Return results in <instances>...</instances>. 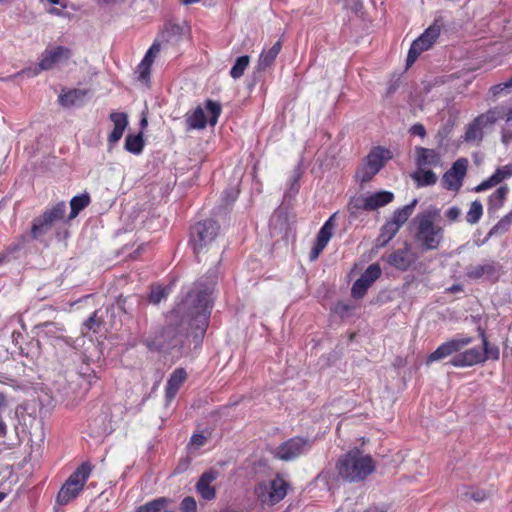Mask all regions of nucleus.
<instances>
[{
  "label": "nucleus",
  "mask_w": 512,
  "mask_h": 512,
  "mask_svg": "<svg viewBox=\"0 0 512 512\" xmlns=\"http://www.w3.org/2000/svg\"><path fill=\"white\" fill-rule=\"evenodd\" d=\"M216 282L215 271L196 281L185 298L169 313L167 324L147 342L148 348L168 351L181 347L189 329L196 337L202 336L208 327Z\"/></svg>",
  "instance_id": "1"
},
{
  "label": "nucleus",
  "mask_w": 512,
  "mask_h": 512,
  "mask_svg": "<svg viewBox=\"0 0 512 512\" xmlns=\"http://www.w3.org/2000/svg\"><path fill=\"white\" fill-rule=\"evenodd\" d=\"M439 217L440 210L430 206L413 219L415 240L423 251L437 250L444 240V228L436 224Z\"/></svg>",
  "instance_id": "2"
},
{
  "label": "nucleus",
  "mask_w": 512,
  "mask_h": 512,
  "mask_svg": "<svg viewBox=\"0 0 512 512\" xmlns=\"http://www.w3.org/2000/svg\"><path fill=\"white\" fill-rule=\"evenodd\" d=\"M335 470L338 478L348 483L364 481L375 470L372 457L354 448L338 457Z\"/></svg>",
  "instance_id": "3"
},
{
  "label": "nucleus",
  "mask_w": 512,
  "mask_h": 512,
  "mask_svg": "<svg viewBox=\"0 0 512 512\" xmlns=\"http://www.w3.org/2000/svg\"><path fill=\"white\" fill-rule=\"evenodd\" d=\"M219 232V225L211 220H204L196 223L190 232V241L193 244L194 253L198 260L200 254L213 247Z\"/></svg>",
  "instance_id": "4"
},
{
  "label": "nucleus",
  "mask_w": 512,
  "mask_h": 512,
  "mask_svg": "<svg viewBox=\"0 0 512 512\" xmlns=\"http://www.w3.org/2000/svg\"><path fill=\"white\" fill-rule=\"evenodd\" d=\"M392 158L389 149L377 146L371 149L362 165L355 173V178L360 183H367L384 167L385 163Z\"/></svg>",
  "instance_id": "5"
},
{
  "label": "nucleus",
  "mask_w": 512,
  "mask_h": 512,
  "mask_svg": "<svg viewBox=\"0 0 512 512\" xmlns=\"http://www.w3.org/2000/svg\"><path fill=\"white\" fill-rule=\"evenodd\" d=\"M66 205L60 202L47 209L42 215L35 218L32 222L30 236L33 240L44 241L45 236L53 229L55 224L64 219Z\"/></svg>",
  "instance_id": "6"
},
{
  "label": "nucleus",
  "mask_w": 512,
  "mask_h": 512,
  "mask_svg": "<svg viewBox=\"0 0 512 512\" xmlns=\"http://www.w3.org/2000/svg\"><path fill=\"white\" fill-rule=\"evenodd\" d=\"M91 470L92 468L89 463H83L69 476L57 495V503L59 505H66L78 496Z\"/></svg>",
  "instance_id": "7"
},
{
  "label": "nucleus",
  "mask_w": 512,
  "mask_h": 512,
  "mask_svg": "<svg viewBox=\"0 0 512 512\" xmlns=\"http://www.w3.org/2000/svg\"><path fill=\"white\" fill-rule=\"evenodd\" d=\"M72 57V51L68 47L65 46H55L52 48H47L41 55L38 66L34 69H24L13 77H16L21 74H30L37 75L40 71H47L53 69L57 64L68 61Z\"/></svg>",
  "instance_id": "8"
},
{
  "label": "nucleus",
  "mask_w": 512,
  "mask_h": 512,
  "mask_svg": "<svg viewBox=\"0 0 512 512\" xmlns=\"http://www.w3.org/2000/svg\"><path fill=\"white\" fill-rule=\"evenodd\" d=\"M288 487V482L277 475L268 482L260 483L256 487L255 493L262 504L275 505L284 499Z\"/></svg>",
  "instance_id": "9"
},
{
  "label": "nucleus",
  "mask_w": 512,
  "mask_h": 512,
  "mask_svg": "<svg viewBox=\"0 0 512 512\" xmlns=\"http://www.w3.org/2000/svg\"><path fill=\"white\" fill-rule=\"evenodd\" d=\"M313 440L304 437H292L281 443L273 452L277 459L291 461L307 453L313 445Z\"/></svg>",
  "instance_id": "10"
},
{
  "label": "nucleus",
  "mask_w": 512,
  "mask_h": 512,
  "mask_svg": "<svg viewBox=\"0 0 512 512\" xmlns=\"http://www.w3.org/2000/svg\"><path fill=\"white\" fill-rule=\"evenodd\" d=\"M207 111L210 113V118L204 113L202 107L198 106L194 112L186 118L188 129H204L209 122L211 126H214L221 114V105L218 102L207 100L205 103Z\"/></svg>",
  "instance_id": "11"
},
{
  "label": "nucleus",
  "mask_w": 512,
  "mask_h": 512,
  "mask_svg": "<svg viewBox=\"0 0 512 512\" xmlns=\"http://www.w3.org/2000/svg\"><path fill=\"white\" fill-rule=\"evenodd\" d=\"M441 28L437 24H433L428 27L424 33H422L416 40L413 41L411 47L408 51L406 64L409 67L412 65L418 56L431 48V46L436 42L437 38L440 35Z\"/></svg>",
  "instance_id": "12"
},
{
  "label": "nucleus",
  "mask_w": 512,
  "mask_h": 512,
  "mask_svg": "<svg viewBox=\"0 0 512 512\" xmlns=\"http://www.w3.org/2000/svg\"><path fill=\"white\" fill-rule=\"evenodd\" d=\"M393 198V193L389 191L376 192L366 197H353L349 202V209L351 211H373L389 204Z\"/></svg>",
  "instance_id": "13"
},
{
  "label": "nucleus",
  "mask_w": 512,
  "mask_h": 512,
  "mask_svg": "<svg viewBox=\"0 0 512 512\" xmlns=\"http://www.w3.org/2000/svg\"><path fill=\"white\" fill-rule=\"evenodd\" d=\"M467 168L468 160L466 158L457 159L442 177L445 188L448 190L458 191L462 186Z\"/></svg>",
  "instance_id": "14"
},
{
  "label": "nucleus",
  "mask_w": 512,
  "mask_h": 512,
  "mask_svg": "<svg viewBox=\"0 0 512 512\" xmlns=\"http://www.w3.org/2000/svg\"><path fill=\"white\" fill-rule=\"evenodd\" d=\"M382 270L379 264L368 266L364 273L354 282L351 294L354 298H362L368 288L381 276Z\"/></svg>",
  "instance_id": "15"
},
{
  "label": "nucleus",
  "mask_w": 512,
  "mask_h": 512,
  "mask_svg": "<svg viewBox=\"0 0 512 512\" xmlns=\"http://www.w3.org/2000/svg\"><path fill=\"white\" fill-rule=\"evenodd\" d=\"M473 339L471 337L453 338L443 344H441L434 352H432L428 358L427 363L439 361L446 357L459 352L465 346L471 344Z\"/></svg>",
  "instance_id": "16"
},
{
  "label": "nucleus",
  "mask_w": 512,
  "mask_h": 512,
  "mask_svg": "<svg viewBox=\"0 0 512 512\" xmlns=\"http://www.w3.org/2000/svg\"><path fill=\"white\" fill-rule=\"evenodd\" d=\"M502 266L495 261H489L483 264L469 266L466 276L472 280L485 278L496 281L499 278Z\"/></svg>",
  "instance_id": "17"
},
{
  "label": "nucleus",
  "mask_w": 512,
  "mask_h": 512,
  "mask_svg": "<svg viewBox=\"0 0 512 512\" xmlns=\"http://www.w3.org/2000/svg\"><path fill=\"white\" fill-rule=\"evenodd\" d=\"M415 260L416 255L407 242H405L403 248L393 251L386 258L389 265L401 271L408 270Z\"/></svg>",
  "instance_id": "18"
},
{
  "label": "nucleus",
  "mask_w": 512,
  "mask_h": 512,
  "mask_svg": "<svg viewBox=\"0 0 512 512\" xmlns=\"http://www.w3.org/2000/svg\"><path fill=\"white\" fill-rule=\"evenodd\" d=\"M109 119L114 125L113 130L108 135V144L112 148L122 138L128 126V116L124 112H112L109 115Z\"/></svg>",
  "instance_id": "19"
},
{
  "label": "nucleus",
  "mask_w": 512,
  "mask_h": 512,
  "mask_svg": "<svg viewBox=\"0 0 512 512\" xmlns=\"http://www.w3.org/2000/svg\"><path fill=\"white\" fill-rule=\"evenodd\" d=\"M485 361V356L479 348H471L456 354L450 361L455 367H468Z\"/></svg>",
  "instance_id": "20"
},
{
  "label": "nucleus",
  "mask_w": 512,
  "mask_h": 512,
  "mask_svg": "<svg viewBox=\"0 0 512 512\" xmlns=\"http://www.w3.org/2000/svg\"><path fill=\"white\" fill-rule=\"evenodd\" d=\"M218 477V471L215 469H209L205 471L199 478L196 484V490L205 500H212L215 498V489L211 486V483Z\"/></svg>",
  "instance_id": "21"
},
{
  "label": "nucleus",
  "mask_w": 512,
  "mask_h": 512,
  "mask_svg": "<svg viewBox=\"0 0 512 512\" xmlns=\"http://www.w3.org/2000/svg\"><path fill=\"white\" fill-rule=\"evenodd\" d=\"M416 165L419 169L431 166L436 167L441 164V155L435 149L415 147Z\"/></svg>",
  "instance_id": "22"
},
{
  "label": "nucleus",
  "mask_w": 512,
  "mask_h": 512,
  "mask_svg": "<svg viewBox=\"0 0 512 512\" xmlns=\"http://www.w3.org/2000/svg\"><path fill=\"white\" fill-rule=\"evenodd\" d=\"M186 378L187 373L183 368H177L173 371L166 385L165 397L167 402H171L175 398Z\"/></svg>",
  "instance_id": "23"
},
{
  "label": "nucleus",
  "mask_w": 512,
  "mask_h": 512,
  "mask_svg": "<svg viewBox=\"0 0 512 512\" xmlns=\"http://www.w3.org/2000/svg\"><path fill=\"white\" fill-rule=\"evenodd\" d=\"M281 49L282 42L278 40L271 48L268 50H263L257 62V71L262 72L269 68L274 63Z\"/></svg>",
  "instance_id": "24"
},
{
  "label": "nucleus",
  "mask_w": 512,
  "mask_h": 512,
  "mask_svg": "<svg viewBox=\"0 0 512 512\" xmlns=\"http://www.w3.org/2000/svg\"><path fill=\"white\" fill-rule=\"evenodd\" d=\"M418 203V200L415 198L411 201V203L405 205L402 208H399L394 211L390 223H393L396 228L400 229L404 223L409 219V217L414 212V209Z\"/></svg>",
  "instance_id": "25"
},
{
  "label": "nucleus",
  "mask_w": 512,
  "mask_h": 512,
  "mask_svg": "<svg viewBox=\"0 0 512 512\" xmlns=\"http://www.w3.org/2000/svg\"><path fill=\"white\" fill-rule=\"evenodd\" d=\"M86 95L87 90L73 89L66 93L60 94L58 100L62 106L71 107L82 103Z\"/></svg>",
  "instance_id": "26"
},
{
  "label": "nucleus",
  "mask_w": 512,
  "mask_h": 512,
  "mask_svg": "<svg viewBox=\"0 0 512 512\" xmlns=\"http://www.w3.org/2000/svg\"><path fill=\"white\" fill-rule=\"evenodd\" d=\"M418 187H426L435 185L437 182V176L432 170L419 169L411 175Z\"/></svg>",
  "instance_id": "27"
},
{
  "label": "nucleus",
  "mask_w": 512,
  "mask_h": 512,
  "mask_svg": "<svg viewBox=\"0 0 512 512\" xmlns=\"http://www.w3.org/2000/svg\"><path fill=\"white\" fill-rule=\"evenodd\" d=\"M399 231L393 223L387 221L382 227L379 236L376 239V247L383 248L385 247L390 240L397 234Z\"/></svg>",
  "instance_id": "28"
},
{
  "label": "nucleus",
  "mask_w": 512,
  "mask_h": 512,
  "mask_svg": "<svg viewBox=\"0 0 512 512\" xmlns=\"http://www.w3.org/2000/svg\"><path fill=\"white\" fill-rule=\"evenodd\" d=\"M484 125L482 122L476 117L471 123L468 124L466 132H465V141L474 142L481 141L483 138V129Z\"/></svg>",
  "instance_id": "29"
},
{
  "label": "nucleus",
  "mask_w": 512,
  "mask_h": 512,
  "mask_svg": "<svg viewBox=\"0 0 512 512\" xmlns=\"http://www.w3.org/2000/svg\"><path fill=\"white\" fill-rule=\"evenodd\" d=\"M90 203V196L88 193L74 196L70 201L71 212L68 217L69 220L75 218L80 211L86 208Z\"/></svg>",
  "instance_id": "30"
},
{
  "label": "nucleus",
  "mask_w": 512,
  "mask_h": 512,
  "mask_svg": "<svg viewBox=\"0 0 512 512\" xmlns=\"http://www.w3.org/2000/svg\"><path fill=\"white\" fill-rule=\"evenodd\" d=\"M125 149L133 154H140L144 148V140L142 133L137 135L129 134L125 138Z\"/></svg>",
  "instance_id": "31"
},
{
  "label": "nucleus",
  "mask_w": 512,
  "mask_h": 512,
  "mask_svg": "<svg viewBox=\"0 0 512 512\" xmlns=\"http://www.w3.org/2000/svg\"><path fill=\"white\" fill-rule=\"evenodd\" d=\"M334 216L335 215H332L324 223V225L320 228V230H319V232L317 234L316 242L320 243L321 245L327 246L329 240L332 237L333 228H334V223H333Z\"/></svg>",
  "instance_id": "32"
},
{
  "label": "nucleus",
  "mask_w": 512,
  "mask_h": 512,
  "mask_svg": "<svg viewBox=\"0 0 512 512\" xmlns=\"http://www.w3.org/2000/svg\"><path fill=\"white\" fill-rule=\"evenodd\" d=\"M504 115V111L501 107H494L489 109L486 113L480 114L477 118L485 126L492 125L497 122Z\"/></svg>",
  "instance_id": "33"
},
{
  "label": "nucleus",
  "mask_w": 512,
  "mask_h": 512,
  "mask_svg": "<svg viewBox=\"0 0 512 512\" xmlns=\"http://www.w3.org/2000/svg\"><path fill=\"white\" fill-rule=\"evenodd\" d=\"M100 310H95L88 319L82 325V333L85 334L87 331L93 330L97 332L98 329L102 326L104 320L103 317L99 315Z\"/></svg>",
  "instance_id": "34"
},
{
  "label": "nucleus",
  "mask_w": 512,
  "mask_h": 512,
  "mask_svg": "<svg viewBox=\"0 0 512 512\" xmlns=\"http://www.w3.org/2000/svg\"><path fill=\"white\" fill-rule=\"evenodd\" d=\"M38 330V335L55 336L58 332H63L64 327L55 322H43L35 326Z\"/></svg>",
  "instance_id": "35"
},
{
  "label": "nucleus",
  "mask_w": 512,
  "mask_h": 512,
  "mask_svg": "<svg viewBox=\"0 0 512 512\" xmlns=\"http://www.w3.org/2000/svg\"><path fill=\"white\" fill-rule=\"evenodd\" d=\"M483 214V206L479 200H475L471 203L470 209L466 214V221L473 225L479 222Z\"/></svg>",
  "instance_id": "36"
},
{
  "label": "nucleus",
  "mask_w": 512,
  "mask_h": 512,
  "mask_svg": "<svg viewBox=\"0 0 512 512\" xmlns=\"http://www.w3.org/2000/svg\"><path fill=\"white\" fill-rule=\"evenodd\" d=\"M250 62V58L248 55L240 56L236 59L235 64L230 70V75L234 79L240 78L243 74L246 68L248 67Z\"/></svg>",
  "instance_id": "37"
},
{
  "label": "nucleus",
  "mask_w": 512,
  "mask_h": 512,
  "mask_svg": "<svg viewBox=\"0 0 512 512\" xmlns=\"http://www.w3.org/2000/svg\"><path fill=\"white\" fill-rule=\"evenodd\" d=\"M508 187L506 185L499 187L490 197L489 205L491 207L499 208L502 206L508 194Z\"/></svg>",
  "instance_id": "38"
},
{
  "label": "nucleus",
  "mask_w": 512,
  "mask_h": 512,
  "mask_svg": "<svg viewBox=\"0 0 512 512\" xmlns=\"http://www.w3.org/2000/svg\"><path fill=\"white\" fill-rule=\"evenodd\" d=\"M185 24H177V23H168L165 26L163 31V37L166 38L167 41L171 40L175 37H180L184 34Z\"/></svg>",
  "instance_id": "39"
},
{
  "label": "nucleus",
  "mask_w": 512,
  "mask_h": 512,
  "mask_svg": "<svg viewBox=\"0 0 512 512\" xmlns=\"http://www.w3.org/2000/svg\"><path fill=\"white\" fill-rule=\"evenodd\" d=\"M462 497L464 500L472 499L477 503H481L489 497V493L483 489H473L465 491Z\"/></svg>",
  "instance_id": "40"
},
{
  "label": "nucleus",
  "mask_w": 512,
  "mask_h": 512,
  "mask_svg": "<svg viewBox=\"0 0 512 512\" xmlns=\"http://www.w3.org/2000/svg\"><path fill=\"white\" fill-rule=\"evenodd\" d=\"M482 341H483V355L485 356V360L488 358L497 360L499 358V349L497 347H490L485 336V333H481Z\"/></svg>",
  "instance_id": "41"
},
{
  "label": "nucleus",
  "mask_w": 512,
  "mask_h": 512,
  "mask_svg": "<svg viewBox=\"0 0 512 512\" xmlns=\"http://www.w3.org/2000/svg\"><path fill=\"white\" fill-rule=\"evenodd\" d=\"M511 222H512L511 214L504 216L495 226L492 227V229L489 232V235L506 232L508 230L509 226L511 225Z\"/></svg>",
  "instance_id": "42"
},
{
  "label": "nucleus",
  "mask_w": 512,
  "mask_h": 512,
  "mask_svg": "<svg viewBox=\"0 0 512 512\" xmlns=\"http://www.w3.org/2000/svg\"><path fill=\"white\" fill-rule=\"evenodd\" d=\"M499 183L501 182L499 180L498 174L494 172L493 175H491L488 179L482 181L479 185H477L474 190L476 192H482L498 185Z\"/></svg>",
  "instance_id": "43"
},
{
  "label": "nucleus",
  "mask_w": 512,
  "mask_h": 512,
  "mask_svg": "<svg viewBox=\"0 0 512 512\" xmlns=\"http://www.w3.org/2000/svg\"><path fill=\"white\" fill-rule=\"evenodd\" d=\"M166 296V289L158 286L151 290V293L149 295V301L153 304H159L164 298H166Z\"/></svg>",
  "instance_id": "44"
},
{
  "label": "nucleus",
  "mask_w": 512,
  "mask_h": 512,
  "mask_svg": "<svg viewBox=\"0 0 512 512\" xmlns=\"http://www.w3.org/2000/svg\"><path fill=\"white\" fill-rule=\"evenodd\" d=\"M180 509L182 512H196L197 504L193 497H185L181 504Z\"/></svg>",
  "instance_id": "45"
},
{
  "label": "nucleus",
  "mask_w": 512,
  "mask_h": 512,
  "mask_svg": "<svg viewBox=\"0 0 512 512\" xmlns=\"http://www.w3.org/2000/svg\"><path fill=\"white\" fill-rule=\"evenodd\" d=\"M238 194H239V191L236 188L227 189L223 192L222 201L224 202V204L226 206L230 205L231 203H233L236 200V198L238 197Z\"/></svg>",
  "instance_id": "46"
},
{
  "label": "nucleus",
  "mask_w": 512,
  "mask_h": 512,
  "mask_svg": "<svg viewBox=\"0 0 512 512\" xmlns=\"http://www.w3.org/2000/svg\"><path fill=\"white\" fill-rule=\"evenodd\" d=\"M207 442V438L203 434H194L191 439L189 446L193 449H199L204 446Z\"/></svg>",
  "instance_id": "47"
},
{
  "label": "nucleus",
  "mask_w": 512,
  "mask_h": 512,
  "mask_svg": "<svg viewBox=\"0 0 512 512\" xmlns=\"http://www.w3.org/2000/svg\"><path fill=\"white\" fill-rule=\"evenodd\" d=\"M496 174H498L500 182H502L504 179L512 176V163L507 164L501 168L496 169Z\"/></svg>",
  "instance_id": "48"
},
{
  "label": "nucleus",
  "mask_w": 512,
  "mask_h": 512,
  "mask_svg": "<svg viewBox=\"0 0 512 512\" xmlns=\"http://www.w3.org/2000/svg\"><path fill=\"white\" fill-rule=\"evenodd\" d=\"M150 68H151V65L141 61V63L138 65V68H137L140 80H146L149 78Z\"/></svg>",
  "instance_id": "49"
},
{
  "label": "nucleus",
  "mask_w": 512,
  "mask_h": 512,
  "mask_svg": "<svg viewBox=\"0 0 512 512\" xmlns=\"http://www.w3.org/2000/svg\"><path fill=\"white\" fill-rule=\"evenodd\" d=\"M445 215L450 222H456L461 216V209L456 206L450 207Z\"/></svg>",
  "instance_id": "50"
},
{
  "label": "nucleus",
  "mask_w": 512,
  "mask_h": 512,
  "mask_svg": "<svg viewBox=\"0 0 512 512\" xmlns=\"http://www.w3.org/2000/svg\"><path fill=\"white\" fill-rule=\"evenodd\" d=\"M512 87V77L506 81L505 83H502V84H498V85H495L491 88L492 90V93L494 95H498L499 93H501L503 90L507 89V88H511Z\"/></svg>",
  "instance_id": "51"
},
{
  "label": "nucleus",
  "mask_w": 512,
  "mask_h": 512,
  "mask_svg": "<svg viewBox=\"0 0 512 512\" xmlns=\"http://www.w3.org/2000/svg\"><path fill=\"white\" fill-rule=\"evenodd\" d=\"M410 132L411 134L413 135H418L420 136L421 138H424L426 136V129L425 127L420 124V123H417V124H414L411 128H410Z\"/></svg>",
  "instance_id": "52"
},
{
  "label": "nucleus",
  "mask_w": 512,
  "mask_h": 512,
  "mask_svg": "<svg viewBox=\"0 0 512 512\" xmlns=\"http://www.w3.org/2000/svg\"><path fill=\"white\" fill-rule=\"evenodd\" d=\"M326 246L324 245H321L320 243L316 242L315 246L311 249V252H310V260L311 261H314L318 258V256L320 255V253L324 250Z\"/></svg>",
  "instance_id": "53"
},
{
  "label": "nucleus",
  "mask_w": 512,
  "mask_h": 512,
  "mask_svg": "<svg viewBox=\"0 0 512 512\" xmlns=\"http://www.w3.org/2000/svg\"><path fill=\"white\" fill-rule=\"evenodd\" d=\"M501 140L503 144L508 145L512 141V131L511 130H503Z\"/></svg>",
  "instance_id": "54"
},
{
  "label": "nucleus",
  "mask_w": 512,
  "mask_h": 512,
  "mask_svg": "<svg viewBox=\"0 0 512 512\" xmlns=\"http://www.w3.org/2000/svg\"><path fill=\"white\" fill-rule=\"evenodd\" d=\"M7 435V426L5 424V422L3 421V419L0 417V444H5V442L3 441V439L6 437Z\"/></svg>",
  "instance_id": "55"
},
{
  "label": "nucleus",
  "mask_w": 512,
  "mask_h": 512,
  "mask_svg": "<svg viewBox=\"0 0 512 512\" xmlns=\"http://www.w3.org/2000/svg\"><path fill=\"white\" fill-rule=\"evenodd\" d=\"M148 51H149L150 53H152V54H153V56H156V55L159 53V51H160V44H159L157 41H155V42L151 45V47L149 48V50H148Z\"/></svg>",
  "instance_id": "56"
},
{
  "label": "nucleus",
  "mask_w": 512,
  "mask_h": 512,
  "mask_svg": "<svg viewBox=\"0 0 512 512\" xmlns=\"http://www.w3.org/2000/svg\"><path fill=\"white\" fill-rule=\"evenodd\" d=\"M154 58H155V56H153L152 53L147 51L142 61L145 62V63H148L149 65L152 66V64L154 62Z\"/></svg>",
  "instance_id": "57"
},
{
  "label": "nucleus",
  "mask_w": 512,
  "mask_h": 512,
  "mask_svg": "<svg viewBox=\"0 0 512 512\" xmlns=\"http://www.w3.org/2000/svg\"><path fill=\"white\" fill-rule=\"evenodd\" d=\"M6 405H7L6 395L0 391V409L6 407Z\"/></svg>",
  "instance_id": "58"
},
{
  "label": "nucleus",
  "mask_w": 512,
  "mask_h": 512,
  "mask_svg": "<svg viewBox=\"0 0 512 512\" xmlns=\"http://www.w3.org/2000/svg\"><path fill=\"white\" fill-rule=\"evenodd\" d=\"M49 13H50V14H53V15H57V16H59V15H61V13H62V12H61V10H59V9H57V8H50V9H49Z\"/></svg>",
  "instance_id": "59"
},
{
  "label": "nucleus",
  "mask_w": 512,
  "mask_h": 512,
  "mask_svg": "<svg viewBox=\"0 0 512 512\" xmlns=\"http://www.w3.org/2000/svg\"><path fill=\"white\" fill-rule=\"evenodd\" d=\"M506 121L512 124V110L510 109L508 113H506Z\"/></svg>",
  "instance_id": "60"
},
{
  "label": "nucleus",
  "mask_w": 512,
  "mask_h": 512,
  "mask_svg": "<svg viewBox=\"0 0 512 512\" xmlns=\"http://www.w3.org/2000/svg\"><path fill=\"white\" fill-rule=\"evenodd\" d=\"M200 0H182V3L184 5H190V4H193V3H197L199 2Z\"/></svg>",
  "instance_id": "61"
},
{
  "label": "nucleus",
  "mask_w": 512,
  "mask_h": 512,
  "mask_svg": "<svg viewBox=\"0 0 512 512\" xmlns=\"http://www.w3.org/2000/svg\"><path fill=\"white\" fill-rule=\"evenodd\" d=\"M7 258V254L0 253V264H2Z\"/></svg>",
  "instance_id": "62"
},
{
  "label": "nucleus",
  "mask_w": 512,
  "mask_h": 512,
  "mask_svg": "<svg viewBox=\"0 0 512 512\" xmlns=\"http://www.w3.org/2000/svg\"><path fill=\"white\" fill-rule=\"evenodd\" d=\"M51 4H58L60 0H48Z\"/></svg>",
  "instance_id": "63"
},
{
  "label": "nucleus",
  "mask_w": 512,
  "mask_h": 512,
  "mask_svg": "<svg viewBox=\"0 0 512 512\" xmlns=\"http://www.w3.org/2000/svg\"><path fill=\"white\" fill-rule=\"evenodd\" d=\"M5 496L6 495L4 493L0 492V502L5 498Z\"/></svg>",
  "instance_id": "64"
}]
</instances>
